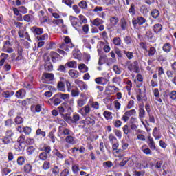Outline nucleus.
<instances>
[{
    "label": "nucleus",
    "instance_id": "1",
    "mask_svg": "<svg viewBox=\"0 0 176 176\" xmlns=\"http://www.w3.org/2000/svg\"><path fill=\"white\" fill-rule=\"evenodd\" d=\"M64 41L65 43H63L60 45V49L65 50V52H68L69 49L75 47V45L71 41V38H69V36H65Z\"/></svg>",
    "mask_w": 176,
    "mask_h": 176
},
{
    "label": "nucleus",
    "instance_id": "2",
    "mask_svg": "<svg viewBox=\"0 0 176 176\" xmlns=\"http://www.w3.org/2000/svg\"><path fill=\"white\" fill-rule=\"evenodd\" d=\"M126 65H128V69L131 72H135V74H138V72H140V66L138 65V61L135 60L133 63H131V61L127 60L126 62Z\"/></svg>",
    "mask_w": 176,
    "mask_h": 176
},
{
    "label": "nucleus",
    "instance_id": "3",
    "mask_svg": "<svg viewBox=\"0 0 176 176\" xmlns=\"http://www.w3.org/2000/svg\"><path fill=\"white\" fill-rule=\"evenodd\" d=\"M146 23V19L144 18L143 16H138L137 19L133 18L132 19V24L134 27L138 24V25H144Z\"/></svg>",
    "mask_w": 176,
    "mask_h": 176
},
{
    "label": "nucleus",
    "instance_id": "4",
    "mask_svg": "<svg viewBox=\"0 0 176 176\" xmlns=\"http://www.w3.org/2000/svg\"><path fill=\"white\" fill-rule=\"evenodd\" d=\"M58 133L60 135H67L68 137L69 135H72L74 134L72 133V131H71L69 129L64 127L63 126H60L58 127Z\"/></svg>",
    "mask_w": 176,
    "mask_h": 176
},
{
    "label": "nucleus",
    "instance_id": "5",
    "mask_svg": "<svg viewBox=\"0 0 176 176\" xmlns=\"http://www.w3.org/2000/svg\"><path fill=\"white\" fill-rule=\"evenodd\" d=\"M134 115H137V111L135 109L129 110L122 116V120L123 122H127L130 119V116H133Z\"/></svg>",
    "mask_w": 176,
    "mask_h": 176
},
{
    "label": "nucleus",
    "instance_id": "6",
    "mask_svg": "<svg viewBox=\"0 0 176 176\" xmlns=\"http://www.w3.org/2000/svg\"><path fill=\"white\" fill-rule=\"evenodd\" d=\"M42 78L47 83H50L54 80V74L53 73H43Z\"/></svg>",
    "mask_w": 176,
    "mask_h": 176
},
{
    "label": "nucleus",
    "instance_id": "7",
    "mask_svg": "<svg viewBox=\"0 0 176 176\" xmlns=\"http://www.w3.org/2000/svg\"><path fill=\"white\" fill-rule=\"evenodd\" d=\"M90 104L88 103L87 105H85L84 107L81 108L78 112L80 113L82 116H86V115H89L90 113V111H91V108H90Z\"/></svg>",
    "mask_w": 176,
    "mask_h": 176
},
{
    "label": "nucleus",
    "instance_id": "8",
    "mask_svg": "<svg viewBox=\"0 0 176 176\" xmlns=\"http://www.w3.org/2000/svg\"><path fill=\"white\" fill-rule=\"evenodd\" d=\"M95 82L97 83V85H102V86H105V85H107L108 82H109V80L105 77H98L95 78Z\"/></svg>",
    "mask_w": 176,
    "mask_h": 176
},
{
    "label": "nucleus",
    "instance_id": "9",
    "mask_svg": "<svg viewBox=\"0 0 176 176\" xmlns=\"http://www.w3.org/2000/svg\"><path fill=\"white\" fill-rule=\"evenodd\" d=\"M119 88L116 87L115 85H109L106 89V91L108 94H115V93L119 91Z\"/></svg>",
    "mask_w": 176,
    "mask_h": 176
},
{
    "label": "nucleus",
    "instance_id": "10",
    "mask_svg": "<svg viewBox=\"0 0 176 176\" xmlns=\"http://www.w3.org/2000/svg\"><path fill=\"white\" fill-rule=\"evenodd\" d=\"M69 19L71 24L76 30H78V27H80V25H79V19L72 16H70Z\"/></svg>",
    "mask_w": 176,
    "mask_h": 176
},
{
    "label": "nucleus",
    "instance_id": "11",
    "mask_svg": "<svg viewBox=\"0 0 176 176\" xmlns=\"http://www.w3.org/2000/svg\"><path fill=\"white\" fill-rule=\"evenodd\" d=\"M31 31H32L33 34L37 36H39V35H41V34H43V28H38L36 26H34L31 28Z\"/></svg>",
    "mask_w": 176,
    "mask_h": 176
},
{
    "label": "nucleus",
    "instance_id": "12",
    "mask_svg": "<svg viewBox=\"0 0 176 176\" xmlns=\"http://www.w3.org/2000/svg\"><path fill=\"white\" fill-rule=\"evenodd\" d=\"M76 85H78V87H80V90H87V85L85 83V82L76 79L75 80Z\"/></svg>",
    "mask_w": 176,
    "mask_h": 176
},
{
    "label": "nucleus",
    "instance_id": "13",
    "mask_svg": "<svg viewBox=\"0 0 176 176\" xmlns=\"http://www.w3.org/2000/svg\"><path fill=\"white\" fill-rule=\"evenodd\" d=\"M65 141L67 142V144H69L70 145H75V144H76L75 137L72 136V135H69V136H67Z\"/></svg>",
    "mask_w": 176,
    "mask_h": 176
},
{
    "label": "nucleus",
    "instance_id": "14",
    "mask_svg": "<svg viewBox=\"0 0 176 176\" xmlns=\"http://www.w3.org/2000/svg\"><path fill=\"white\" fill-rule=\"evenodd\" d=\"M146 38H147L148 42H153L155 41V34L152 31L148 30L146 32Z\"/></svg>",
    "mask_w": 176,
    "mask_h": 176
},
{
    "label": "nucleus",
    "instance_id": "15",
    "mask_svg": "<svg viewBox=\"0 0 176 176\" xmlns=\"http://www.w3.org/2000/svg\"><path fill=\"white\" fill-rule=\"evenodd\" d=\"M54 156L56 157L57 160H61L62 159H64V157H65V155L61 154V153H60V151H58V150L57 149L54 150Z\"/></svg>",
    "mask_w": 176,
    "mask_h": 176
},
{
    "label": "nucleus",
    "instance_id": "16",
    "mask_svg": "<svg viewBox=\"0 0 176 176\" xmlns=\"http://www.w3.org/2000/svg\"><path fill=\"white\" fill-rule=\"evenodd\" d=\"M146 112L145 109H144V106H140L139 107V119L140 120H144V118H145Z\"/></svg>",
    "mask_w": 176,
    "mask_h": 176
},
{
    "label": "nucleus",
    "instance_id": "17",
    "mask_svg": "<svg viewBox=\"0 0 176 176\" xmlns=\"http://www.w3.org/2000/svg\"><path fill=\"white\" fill-rule=\"evenodd\" d=\"M23 47H18L17 48V57L16 58V61H20V60H23Z\"/></svg>",
    "mask_w": 176,
    "mask_h": 176
},
{
    "label": "nucleus",
    "instance_id": "18",
    "mask_svg": "<svg viewBox=\"0 0 176 176\" xmlns=\"http://www.w3.org/2000/svg\"><path fill=\"white\" fill-rule=\"evenodd\" d=\"M91 23L93 25H95V27H99V25L104 24V20L100 18H96L91 22Z\"/></svg>",
    "mask_w": 176,
    "mask_h": 176
},
{
    "label": "nucleus",
    "instance_id": "19",
    "mask_svg": "<svg viewBox=\"0 0 176 176\" xmlns=\"http://www.w3.org/2000/svg\"><path fill=\"white\" fill-rule=\"evenodd\" d=\"M162 30H163V26L162 25V24L156 23L155 25H154L153 32L155 34H159V32H160V31H162Z\"/></svg>",
    "mask_w": 176,
    "mask_h": 176
},
{
    "label": "nucleus",
    "instance_id": "20",
    "mask_svg": "<svg viewBox=\"0 0 176 176\" xmlns=\"http://www.w3.org/2000/svg\"><path fill=\"white\" fill-rule=\"evenodd\" d=\"M171 44H170V43H166L164 44L162 50L165 53H170V52H171Z\"/></svg>",
    "mask_w": 176,
    "mask_h": 176
},
{
    "label": "nucleus",
    "instance_id": "21",
    "mask_svg": "<svg viewBox=\"0 0 176 176\" xmlns=\"http://www.w3.org/2000/svg\"><path fill=\"white\" fill-rule=\"evenodd\" d=\"M69 75L71 76V78H73L74 79H76L79 76V72L74 69H71L69 71Z\"/></svg>",
    "mask_w": 176,
    "mask_h": 176
},
{
    "label": "nucleus",
    "instance_id": "22",
    "mask_svg": "<svg viewBox=\"0 0 176 176\" xmlns=\"http://www.w3.org/2000/svg\"><path fill=\"white\" fill-rule=\"evenodd\" d=\"M78 69L80 72L85 73L89 71V67L85 63H80L78 65Z\"/></svg>",
    "mask_w": 176,
    "mask_h": 176
},
{
    "label": "nucleus",
    "instance_id": "23",
    "mask_svg": "<svg viewBox=\"0 0 176 176\" xmlns=\"http://www.w3.org/2000/svg\"><path fill=\"white\" fill-rule=\"evenodd\" d=\"M58 57H60V54H58L56 52H51V58L52 63H57V60H58Z\"/></svg>",
    "mask_w": 176,
    "mask_h": 176
},
{
    "label": "nucleus",
    "instance_id": "24",
    "mask_svg": "<svg viewBox=\"0 0 176 176\" xmlns=\"http://www.w3.org/2000/svg\"><path fill=\"white\" fill-rule=\"evenodd\" d=\"M85 122L87 126H94V124H96V120L91 117H87L85 118Z\"/></svg>",
    "mask_w": 176,
    "mask_h": 176
},
{
    "label": "nucleus",
    "instance_id": "25",
    "mask_svg": "<svg viewBox=\"0 0 176 176\" xmlns=\"http://www.w3.org/2000/svg\"><path fill=\"white\" fill-rule=\"evenodd\" d=\"M120 27L123 31L127 30V21H126V19L122 18L120 19Z\"/></svg>",
    "mask_w": 176,
    "mask_h": 176
},
{
    "label": "nucleus",
    "instance_id": "26",
    "mask_svg": "<svg viewBox=\"0 0 176 176\" xmlns=\"http://www.w3.org/2000/svg\"><path fill=\"white\" fill-rule=\"evenodd\" d=\"M65 67H68V68H77L78 65L76 61L72 60L65 63Z\"/></svg>",
    "mask_w": 176,
    "mask_h": 176
},
{
    "label": "nucleus",
    "instance_id": "27",
    "mask_svg": "<svg viewBox=\"0 0 176 176\" xmlns=\"http://www.w3.org/2000/svg\"><path fill=\"white\" fill-rule=\"evenodd\" d=\"M79 120H80V115L74 113L73 114V118L72 119V123L76 124Z\"/></svg>",
    "mask_w": 176,
    "mask_h": 176
},
{
    "label": "nucleus",
    "instance_id": "28",
    "mask_svg": "<svg viewBox=\"0 0 176 176\" xmlns=\"http://www.w3.org/2000/svg\"><path fill=\"white\" fill-rule=\"evenodd\" d=\"M15 96L17 98H23L25 96V90L21 89L15 94Z\"/></svg>",
    "mask_w": 176,
    "mask_h": 176
},
{
    "label": "nucleus",
    "instance_id": "29",
    "mask_svg": "<svg viewBox=\"0 0 176 176\" xmlns=\"http://www.w3.org/2000/svg\"><path fill=\"white\" fill-rule=\"evenodd\" d=\"M49 155L43 151L38 155V159H40V160L46 161Z\"/></svg>",
    "mask_w": 176,
    "mask_h": 176
},
{
    "label": "nucleus",
    "instance_id": "30",
    "mask_svg": "<svg viewBox=\"0 0 176 176\" xmlns=\"http://www.w3.org/2000/svg\"><path fill=\"white\" fill-rule=\"evenodd\" d=\"M40 151L45 152V153H47V155H50V152H52V148L49 146H44L43 148H40Z\"/></svg>",
    "mask_w": 176,
    "mask_h": 176
},
{
    "label": "nucleus",
    "instance_id": "31",
    "mask_svg": "<svg viewBox=\"0 0 176 176\" xmlns=\"http://www.w3.org/2000/svg\"><path fill=\"white\" fill-rule=\"evenodd\" d=\"M110 23H111V25L115 27V25H116L119 23V18H118L117 16L111 17Z\"/></svg>",
    "mask_w": 176,
    "mask_h": 176
},
{
    "label": "nucleus",
    "instance_id": "32",
    "mask_svg": "<svg viewBox=\"0 0 176 176\" xmlns=\"http://www.w3.org/2000/svg\"><path fill=\"white\" fill-rule=\"evenodd\" d=\"M142 151L145 153V155H151L152 153V151H151V148H148L147 145H143L142 146Z\"/></svg>",
    "mask_w": 176,
    "mask_h": 176
},
{
    "label": "nucleus",
    "instance_id": "33",
    "mask_svg": "<svg viewBox=\"0 0 176 176\" xmlns=\"http://www.w3.org/2000/svg\"><path fill=\"white\" fill-rule=\"evenodd\" d=\"M88 104H89V106L91 107V108H94V109H98V108H100V104L98 102L90 100Z\"/></svg>",
    "mask_w": 176,
    "mask_h": 176
},
{
    "label": "nucleus",
    "instance_id": "34",
    "mask_svg": "<svg viewBox=\"0 0 176 176\" xmlns=\"http://www.w3.org/2000/svg\"><path fill=\"white\" fill-rule=\"evenodd\" d=\"M36 39L38 41H46V39H49V34H47V33L43 35L40 34L39 36H36Z\"/></svg>",
    "mask_w": 176,
    "mask_h": 176
},
{
    "label": "nucleus",
    "instance_id": "35",
    "mask_svg": "<svg viewBox=\"0 0 176 176\" xmlns=\"http://www.w3.org/2000/svg\"><path fill=\"white\" fill-rule=\"evenodd\" d=\"M57 87L58 90H60V91H65V85H64V82H63V81L58 82Z\"/></svg>",
    "mask_w": 176,
    "mask_h": 176
},
{
    "label": "nucleus",
    "instance_id": "36",
    "mask_svg": "<svg viewBox=\"0 0 176 176\" xmlns=\"http://www.w3.org/2000/svg\"><path fill=\"white\" fill-rule=\"evenodd\" d=\"M160 15V12L157 9H154L151 11V16L153 19H157Z\"/></svg>",
    "mask_w": 176,
    "mask_h": 176
},
{
    "label": "nucleus",
    "instance_id": "37",
    "mask_svg": "<svg viewBox=\"0 0 176 176\" xmlns=\"http://www.w3.org/2000/svg\"><path fill=\"white\" fill-rule=\"evenodd\" d=\"M129 13H130L131 16H135V5L134 3L131 4Z\"/></svg>",
    "mask_w": 176,
    "mask_h": 176
},
{
    "label": "nucleus",
    "instance_id": "38",
    "mask_svg": "<svg viewBox=\"0 0 176 176\" xmlns=\"http://www.w3.org/2000/svg\"><path fill=\"white\" fill-rule=\"evenodd\" d=\"M124 54L126 56L128 60H132V58H134V55L133 54V52H130L129 51H123Z\"/></svg>",
    "mask_w": 176,
    "mask_h": 176
},
{
    "label": "nucleus",
    "instance_id": "39",
    "mask_svg": "<svg viewBox=\"0 0 176 176\" xmlns=\"http://www.w3.org/2000/svg\"><path fill=\"white\" fill-rule=\"evenodd\" d=\"M124 41L126 45H131V43H133V38H131V36H125L124 37Z\"/></svg>",
    "mask_w": 176,
    "mask_h": 176
},
{
    "label": "nucleus",
    "instance_id": "40",
    "mask_svg": "<svg viewBox=\"0 0 176 176\" xmlns=\"http://www.w3.org/2000/svg\"><path fill=\"white\" fill-rule=\"evenodd\" d=\"M113 43H114L116 46H120L122 40L120 37H114L113 39Z\"/></svg>",
    "mask_w": 176,
    "mask_h": 176
},
{
    "label": "nucleus",
    "instance_id": "41",
    "mask_svg": "<svg viewBox=\"0 0 176 176\" xmlns=\"http://www.w3.org/2000/svg\"><path fill=\"white\" fill-rule=\"evenodd\" d=\"M78 6L81 9L86 10L87 8V2H86L85 0H82L78 3Z\"/></svg>",
    "mask_w": 176,
    "mask_h": 176
},
{
    "label": "nucleus",
    "instance_id": "42",
    "mask_svg": "<svg viewBox=\"0 0 176 176\" xmlns=\"http://www.w3.org/2000/svg\"><path fill=\"white\" fill-rule=\"evenodd\" d=\"M156 53V48L155 47H151L150 49L148 50V56L152 57L153 56H155Z\"/></svg>",
    "mask_w": 176,
    "mask_h": 176
},
{
    "label": "nucleus",
    "instance_id": "43",
    "mask_svg": "<svg viewBox=\"0 0 176 176\" xmlns=\"http://www.w3.org/2000/svg\"><path fill=\"white\" fill-rule=\"evenodd\" d=\"M105 119H107V120H110L111 119H112V113L108 111H105L103 113Z\"/></svg>",
    "mask_w": 176,
    "mask_h": 176
},
{
    "label": "nucleus",
    "instance_id": "44",
    "mask_svg": "<svg viewBox=\"0 0 176 176\" xmlns=\"http://www.w3.org/2000/svg\"><path fill=\"white\" fill-rule=\"evenodd\" d=\"M105 60H107V55H100L98 61L99 65H102L105 63Z\"/></svg>",
    "mask_w": 176,
    "mask_h": 176
},
{
    "label": "nucleus",
    "instance_id": "45",
    "mask_svg": "<svg viewBox=\"0 0 176 176\" xmlns=\"http://www.w3.org/2000/svg\"><path fill=\"white\" fill-rule=\"evenodd\" d=\"M113 166V163L111 161H107L103 162V167L104 168H111Z\"/></svg>",
    "mask_w": 176,
    "mask_h": 176
},
{
    "label": "nucleus",
    "instance_id": "46",
    "mask_svg": "<svg viewBox=\"0 0 176 176\" xmlns=\"http://www.w3.org/2000/svg\"><path fill=\"white\" fill-rule=\"evenodd\" d=\"M32 170V166H31V164H28L24 166V172L25 173H31Z\"/></svg>",
    "mask_w": 176,
    "mask_h": 176
},
{
    "label": "nucleus",
    "instance_id": "47",
    "mask_svg": "<svg viewBox=\"0 0 176 176\" xmlns=\"http://www.w3.org/2000/svg\"><path fill=\"white\" fill-rule=\"evenodd\" d=\"M1 144L8 145V144H10V140L8 137H4L1 139Z\"/></svg>",
    "mask_w": 176,
    "mask_h": 176
},
{
    "label": "nucleus",
    "instance_id": "48",
    "mask_svg": "<svg viewBox=\"0 0 176 176\" xmlns=\"http://www.w3.org/2000/svg\"><path fill=\"white\" fill-rule=\"evenodd\" d=\"M3 51L6 52V53H13L14 52V50L10 47H8L6 45H4L3 47Z\"/></svg>",
    "mask_w": 176,
    "mask_h": 176
},
{
    "label": "nucleus",
    "instance_id": "49",
    "mask_svg": "<svg viewBox=\"0 0 176 176\" xmlns=\"http://www.w3.org/2000/svg\"><path fill=\"white\" fill-rule=\"evenodd\" d=\"M105 3L107 6H115L116 5L115 0H105Z\"/></svg>",
    "mask_w": 176,
    "mask_h": 176
},
{
    "label": "nucleus",
    "instance_id": "50",
    "mask_svg": "<svg viewBox=\"0 0 176 176\" xmlns=\"http://www.w3.org/2000/svg\"><path fill=\"white\" fill-rule=\"evenodd\" d=\"M58 96L61 100H68L69 98V94H58Z\"/></svg>",
    "mask_w": 176,
    "mask_h": 176
},
{
    "label": "nucleus",
    "instance_id": "51",
    "mask_svg": "<svg viewBox=\"0 0 176 176\" xmlns=\"http://www.w3.org/2000/svg\"><path fill=\"white\" fill-rule=\"evenodd\" d=\"M113 69L117 75H120V74H122V70H120V68H119V66L118 65H114Z\"/></svg>",
    "mask_w": 176,
    "mask_h": 176
},
{
    "label": "nucleus",
    "instance_id": "52",
    "mask_svg": "<svg viewBox=\"0 0 176 176\" xmlns=\"http://www.w3.org/2000/svg\"><path fill=\"white\" fill-rule=\"evenodd\" d=\"M109 140L110 141V142L111 144H115V142H116V141H118V139L116 138V137H115L113 135L110 134L109 135Z\"/></svg>",
    "mask_w": 176,
    "mask_h": 176
},
{
    "label": "nucleus",
    "instance_id": "53",
    "mask_svg": "<svg viewBox=\"0 0 176 176\" xmlns=\"http://www.w3.org/2000/svg\"><path fill=\"white\" fill-rule=\"evenodd\" d=\"M34 109H35V112H41L42 109L41 105L37 104L36 106H31V111H34Z\"/></svg>",
    "mask_w": 176,
    "mask_h": 176
},
{
    "label": "nucleus",
    "instance_id": "54",
    "mask_svg": "<svg viewBox=\"0 0 176 176\" xmlns=\"http://www.w3.org/2000/svg\"><path fill=\"white\" fill-rule=\"evenodd\" d=\"M72 171L74 174H78V172L80 171V169L79 168V165H73Z\"/></svg>",
    "mask_w": 176,
    "mask_h": 176
},
{
    "label": "nucleus",
    "instance_id": "55",
    "mask_svg": "<svg viewBox=\"0 0 176 176\" xmlns=\"http://www.w3.org/2000/svg\"><path fill=\"white\" fill-rule=\"evenodd\" d=\"M43 170H49L50 168V162L45 161L43 164Z\"/></svg>",
    "mask_w": 176,
    "mask_h": 176
},
{
    "label": "nucleus",
    "instance_id": "56",
    "mask_svg": "<svg viewBox=\"0 0 176 176\" xmlns=\"http://www.w3.org/2000/svg\"><path fill=\"white\" fill-rule=\"evenodd\" d=\"M70 91L72 93V97H78V96H79V89H72Z\"/></svg>",
    "mask_w": 176,
    "mask_h": 176
},
{
    "label": "nucleus",
    "instance_id": "57",
    "mask_svg": "<svg viewBox=\"0 0 176 176\" xmlns=\"http://www.w3.org/2000/svg\"><path fill=\"white\" fill-rule=\"evenodd\" d=\"M78 107H82L85 104H86V100L85 99H78L77 101Z\"/></svg>",
    "mask_w": 176,
    "mask_h": 176
},
{
    "label": "nucleus",
    "instance_id": "58",
    "mask_svg": "<svg viewBox=\"0 0 176 176\" xmlns=\"http://www.w3.org/2000/svg\"><path fill=\"white\" fill-rule=\"evenodd\" d=\"M27 152H28V155H32V153H34V152H35V148H34V146H30L28 147Z\"/></svg>",
    "mask_w": 176,
    "mask_h": 176
},
{
    "label": "nucleus",
    "instance_id": "59",
    "mask_svg": "<svg viewBox=\"0 0 176 176\" xmlns=\"http://www.w3.org/2000/svg\"><path fill=\"white\" fill-rule=\"evenodd\" d=\"M34 142H35V140L30 138H28L25 140V144L27 145H32Z\"/></svg>",
    "mask_w": 176,
    "mask_h": 176
},
{
    "label": "nucleus",
    "instance_id": "60",
    "mask_svg": "<svg viewBox=\"0 0 176 176\" xmlns=\"http://www.w3.org/2000/svg\"><path fill=\"white\" fill-rule=\"evenodd\" d=\"M24 162H25V160L23 158V157H19L17 159L19 166H23V164H24Z\"/></svg>",
    "mask_w": 176,
    "mask_h": 176
},
{
    "label": "nucleus",
    "instance_id": "61",
    "mask_svg": "<svg viewBox=\"0 0 176 176\" xmlns=\"http://www.w3.org/2000/svg\"><path fill=\"white\" fill-rule=\"evenodd\" d=\"M53 24H56V25H60L63 23V19H54L52 21Z\"/></svg>",
    "mask_w": 176,
    "mask_h": 176
},
{
    "label": "nucleus",
    "instance_id": "62",
    "mask_svg": "<svg viewBox=\"0 0 176 176\" xmlns=\"http://www.w3.org/2000/svg\"><path fill=\"white\" fill-rule=\"evenodd\" d=\"M79 19L80 20V24H82V23H83L84 24H86V23H87V19H86V17L82 14L79 15Z\"/></svg>",
    "mask_w": 176,
    "mask_h": 176
},
{
    "label": "nucleus",
    "instance_id": "63",
    "mask_svg": "<svg viewBox=\"0 0 176 176\" xmlns=\"http://www.w3.org/2000/svg\"><path fill=\"white\" fill-rule=\"evenodd\" d=\"M15 123L16 124H21V123H23V118L20 117V116H17L15 118Z\"/></svg>",
    "mask_w": 176,
    "mask_h": 176
},
{
    "label": "nucleus",
    "instance_id": "64",
    "mask_svg": "<svg viewBox=\"0 0 176 176\" xmlns=\"http://www.w3.org/2000/svg\"><path fill=\"white\" fill-rule=\"evenodd\" d=\"M169 97L171 98V100H176V91H172L169 94Z\"/></svg>",
    "mask_w": 176,
    "mask_h": 176
}]
</instances>
